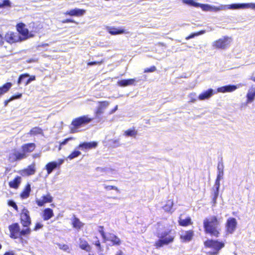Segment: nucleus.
Instances as JSON below:
<instances>
[{
    "label": "nucleus",
    "instance_id": "1",
    "mask_svg": "<svg viewBox=\"0 0 255 255\" xmlns=\"http://www.w3.org/2000/svg\"><path fill=\"white\" fill-rule=\"evenodd\" d=\"M203 227L206 234L215 237H218L221 231L220 223L217 218L213 216L206 218L203 221Z\"/></svg>",
    "mask_w": 255,
    "mask_h": 255
},
{
    "label": "nucleus",
    "instance_id": "2",
    "mask_svg": "<svg viewBox=\"0 0 255 255\" xmlns=\"http://www.w3.org/2000/svg\"><path fill=\"white\" fill-rule=\"evenodd\" d=\"M247 8L255 9V3H236L227 5L221 4L219 6L211 5L210 11L217 12L227 9L234 10Z\"/></svg>",
    "mask_w": 255,
    "mask_h": 255
},
{
    "label": "nucleus",
    "instance_id": "3",
    "mask_svg": "<svg viewBox=\"0 0 255 255\" xmlns=\"http://www.w3.org/2000/svg\"><path fill=\"white\" fill-rule=\"evenodd\" d=\"M93 118H89L88 115L83 116L73 120L69 127L71 133H76L82 131L81 128L89 124Z\"/></svg>",
    "mask_w": 255,
    "mask_h": 255
},
{
    "label": "nucleus",
    "instance_id": "4",
    "mask_svg": "<svg viewBox=\"0 0 255 255\" xmlns=\"http://www.w3.org/2000/svg\"><path fill=\"white\" fill-rule=\"evenodd\" d=\"M158 237L159 240L156 242L155 245L157 248H160L164 245H167L173 242L175 238V232L171 230L165 229L161 232H158Z\"/></svg>",
    "mask_w": 255,
    "mask_h": 255
},
{
    "label": "nucleus",
    "instance_id": "5",
    "mask_svg": "<svg viewBox=\"0 0 255 255\" xmlns=\"http://www.w3.org/2000/svg\"><path fill=\"white\" fill-rule=\"evenodd\" d=\"M224 164L222 161L218 162L217 167V175L215 181V183L213 187L214 196L213 198V202L214 204L216 203L217 199L219 194V189L220 187V180L223 178L224 176Z\"/></svg>",
    "mask_w": 255,
    "mask_h": 255
},
{
    "label": "nucleus",
    "instance_id": "6",
    "mask_svg": "<svg viewBox=\"0 0 255 255\" xmlns=\"http://www.w3.org/2000/svg\"><path fill=\"white\" fill-rule=\"evenodd\" d=\"M204 245L206 247L213 250L208 252L209 255H218L220 251L224 247L225 244L222 241L210 239L205 241Z\"/></svg>",
    "mask_w": 255,
    "mask_h": 255
},
{
    "label": "nucleus",
    "instance_id": "7",
    "mask_svg": "<svg viewBox=\"0 0 255 255\" xmlns=\"http://www.w3.org/2000/svg\"><path fill=\"white\" fill-rule=\"evenodd\" d=\"M231 42V38L228 36H224L222 38L214 41L212 46L217 49H225L228 47Z\"/></svg>",
    "mask_w": 255,
    "mask_h": 255
},
{
    "label": "nucleus",
    "instance_id": "8",
    "mask_svg": "<svg viewBox=\"0 0 255 255\" xmlns=\"http://www.w3.org/2000/svg\"><path fill=\"white\" fill-rule=\"evenodd\" d=\"M64 160L59 159L57 161H51L45 165V169L47 171V174L49 175L53 171L57 168H59L61 165L64 163Z\"/></svg>",
    "mask_w": 255,
    "mask_h": 255
},
{
    "label": "nucleus",
    "instance_id": "9",
    "mask_svg": "<svg viewBox=\"0 0 255 255\" xmlns=\"http://www.w3.org/2000/svg\"><path fill=\"white\" fill-rule=\"evenodd\" d=\"M182 2L188 5L195 7H201L204 11H210L211 5L209 4H201L196 2L195 0H182Z\"/></svg>",
    "mask_w": 255,
    "mask_h": 255
},
{
    "label": "nucleus",
    "instance_id": "10",
    "mask_svg": "<svg viewBox=\"0 0 255 255\" xmlns=\"http://www.w3.org/2000/svg\"><path fill=\"white\" fill-rule=\"evenodd\" d=\"M21 223L24 227H28L31 224V218L28 210L24 208L20 215Z\"/></svg>",
    "mask_w": 255,
    "mask_h": 255
},
{
    "label": "nucleus",
    "instance_id": "11",
    "mask_svg": "<svg viewBox=\"0 0 255 255\" xmlns=\"http://www.w3.org/2000/svg\"><path fill=\"white\" fill-rule=\"evenodd\" d=\"M237 225V222L234 218H229L226 222V231L228 234H233L235 231Z\"/></svg>",
    "mask_w": 255,
    "mask_h": 255
},
{
    "label": "nucleus",
    "instance_id": "12",
    "mask_svg": "<svg viewBox=\"0 0 255 255\" xmlns=\"http://www.w3.org/2000/svg\"><path fill=\"white\" fill-rule=\"evenodd\" d=\"M8 229L10 233V237L12 239L19 237L20 227L18 223H13L9 226Z\"/></svg>",
    "mask_w": 255,
    "mask_h": 255
},
{
    "label": "nucleus",
    "instance_id": "13",
    "mask_svg": "<svg viewBox=\"0 0 255 255\" xmlns=\"http://www.w3.org/2000/svg\"><path fill=\"white\" fill-rule=\"evenodd\" d=\"M35 80V76H30L28 74H21L19 76L17 83L18 85L21 84L22 83L24 82L25 86H26L30 84L32 81H34Z\"/></svg>",
    "mask_w": 255,
    "mask_h": 255
},
{
    "label": "nucleus",
    "instance_id": "14",
    "mask_svg": "<svg viewBox=\"0 0 255 255\" xmlns=\"http://www.w3.org/2000/svg\"><path fill=\"white\" fill-rule=\"evenodd\" d=\"M242 86V84H239L237 85H228L218 88L217 89V92L223 93L227 92H232L235 91L236 89L241 87Z\"/></svg>",
    "mask_w": 255,
    "mask_h": 255
},
{
    "label": "nucleus",
    "instance_id": "15",
    "mask_svg": "<svg viewBox=\"0 0 255 255\" xmlns=\"http://www.w3.org/2000/svg\"><path fill=\"white\" fill-rule=\"evenodd\" d=\"M5 40L9 43L17 42L19 40V36L17 33L8 32L5 35Z\"/></svg>",
    "mask_w": 255,
    "mask_h": 255
},
{
    "label": "nucleus",
    "instance_id": "16",
    "mask_svg": "<svg viewBox=\"0 0 255 255\" xmlns=\"http://www.w3.org/2000/svg\"><path fill=\"white\" fill-rule=\"evenodd\" d=\"M42 199H36V202L39 207L43 206L45 203H51L53 201V197L49 193L41 197Z\"/></svg>",
    "mask_w": 255,
    "mask_h": 255
},
{
    "label": "nucleus",
    "instance_id": "17",
    "mask_svg": "<svg viewBox=\"0 0 255 255\" xmlns=\"http://www.w3.org/2000/svg\"><path fill=\"white\" fill-rule=\"evenodd\" d=\"M194 236V232L192 230L182 231L180 234V239L183 242L190 241Z\"/></svg>",
    "mask_w": 255,
    "mask_h": 255
},
{
    "label": "nucleus",
    "instance_id": "18",
    "mask_svg": "<svg viewBox=\"0 0 255 255\" xmlns=\"http://www.w3.org/2000/svg\"><path fill=\"white\" fill-rule=\"evenodd\" d=\"M16 28L19 32L18 35L20 34L24 37V39L27 38L29 36V31L25 28V25L23 23H19L17 24Z\"/></svg>",
    "mask_w": 255,
    "mask_h": 255
},
{
    "label": "nucleus",
    "instance_id": "19",
    "mask_svg": "<svg viewBox=\"0 0 255 255\" xmlns=\"http://www.w3.org/2000/svg\"><path fill=\"white\" fill-rule=\"evenodd\" d=\"M98 143L96 141L92 142H84L80 143L77 148L81 150H87L94 148L97 147Z\"/></svg>",
    "mask_w": 255,
    "mask_h": 255
},
{
    "label": "nucleus",
    "instance_id": "20",
    "mask_svg": "<svg viewBox=\"0 0 255 255\" xmlns=\"http://www.w3.org/2000/svg\"><path fill=\"white\" fill-rule=\"evenodd\" d=\"M107 241L111 242L113 246H119L121 244L120 238L114 234H109L104 240L105 242Z\"/></svg>",
    "mask_w": 255,
    "mask_h": 255
},
{
    "label": "nucleus",
    "instance_id": "21",
    "mask_svg": "<svg viewBox=\"0 0 255 255\" xmlns=\"http://www.w3.org/2000/svg\"><path fill=\"white\" fill-rule=\"evenodd\" d=\"M36 171L35 164L34 162L29 165L26 168L21 171L22 175L30 176L35 174Z\"/></svg>",
    "mask_w": 255,
    "mask_h": 255
},
{
    "label": "nucleus",
    "instance_id": "22",
    "mask_svg": "<svg viewBox=\"0 0 255 255\" xmlns=\"http://www.w3.org/2000/svg\"><path fill=\"white\" fill-rule=\"evenodd\" d=\"M85 10L76 8L74 9H71L70 10H67L65 13V14L69 15L70 16H79L83 15L85 13Z\"/></svg>",
    "mask_w": 255,
    "mask_h": 255
},
{
    "label": "nucleus",
    "instance_id": "23",
    "mask_svg": "<svg viewBox=\"0 0 255 255\" xmlns=\"http://www.w3.org/2000/svg\"><path fill=\"white\" fill-rule=\"evenodd\" d=\"M214 93V90L212 89H209L200 94L198 96V99L201 101L208 99L212 96Z\"/></svg>",
    "mask_w": 255,
    "mask_h": 255
},
{
    "label": "nucleus",
    "instance_id": "24",
    "mask_svg": "<svg viewBox=\"0 0 255 255\" xmlns=\"http://www.w3.org/2000/svg\"><path fill=\"white\" fill-rule=\"evenodd\" d=\"M36 147V145L34 143H28L23 144L22 146V151L25 153V154L31 152L33 151Z\"/></svg>",
    "mask_w": 255,
    "mask_h": 255
},
{
    "label": "nucleus",
    "instance_id": "25",
    "mask_svg": "<svg viewBox=\"0 0 255 255\" xmlns=\"http://www.w3.org/2000/svg\"><path fill=\"white\" fill-rule=\"evenodd\" d=\"M135 81V79H124L119 81L118 84L120 86L125 87L133 85Z\"/></svg>",
    "mask_w": 255,
    "mask_h": 255
},
{
    "label": "nucleus",
    "instance_id": "26",
    "mask_svg": "<svg viewBox=\"0 0 255 255\" xmlns=\"http://www.w3.org/2000/svg\"><path fill=\"white\" fill-rule=\"evenodd\" d=\"M53 215V210L50 208H46L43 212V218L45 221L49 220Z\"/></svg>",
    "mask_w": 255,
    "mask_h": 255
},
{
    "label": "nucleus",
    "instance_id": "27",
    "mask_svg": "<svg viewBox=\"0 0 255 255\" xmlns=\"http://www.w3.org/2000/svg\"><path fill=\"white\" fill-rule=\"evenodd\" d=\"M247 103H251L253 102L255 98V89H250L249 90L247 94Z\"/></svg>",
    "mask_w": 255,
    "mask_h": 255
},
{
    "label": "nucleus",
    "instance_id": "28",
    "mask_svg": "<svg viewBox=\"0 0 255 255\" xmlns=\"http://www.w3.org/2000/svg\"><path fill=\"white\" fill-rule=\"evenodd\" d=\"M21 182V177L16 176L12 181L9 182V186L10 188L17 189Z\"/></svg>",
    "mask_w": 255,
    "mask_h": 255
},
{
    "label": "nucleus",
    "instance_id": "29",
    "mask_svg": "<svg viewBox=\"0 0 255 255\" xmlns=\"http://www.w3.org/2000/svg\"><path fill=\"white\" fill-rule=\"evenodd\" d=\"M31 191V186L30 184L28 183L25 186L24 190L20 194V197L22 199H26L29 196Z\"/></svg>",
    "mask_w": 255,
    "mask_h": 255
},
{
    "label": "nucleus",
    "instance_id": "30",
    "mask_svg": "<svg viewBox=\"0 0 255 255\" xmlns=\"http://www.w3.org/2000/svg\"><path fill=\"white\" fill-rule=\"evenodd\" d=\"M108 31L112 35H117L124 33V29L115 27H108Z\"/></svg>",
    "mask_w": 255,
    "mask_h": 255
},
{
    "label": "nucleus",
    "instance_id": "31",
    "mask_svg": "<svg viewBox=\"0 0 255 255\" xmlns=\"http://www.w3.org/2000/svg\"><path fill=\"white\" fill-rule=\"evenodd\" d=\"M11 83L8 82L4 84L2 87H0V96H1L6 93L11 88Z\"/></svg>",
    "mask_w": 255,
    "mask_h": 255
},
{
    "label": "nucleus",
    "instance_id": "32",
    "mask_svg": "<svg viewBox=\"0 0 255 255\" xmlns=\"http://www.w3.org/2000/svg\"><path fill=\"white\" fill-rule=\"evenodd\" d=\"M13 155L14 156V159L15 160H19L26 157L27 156L26 154H25L24 152L22 151L21 152L18 151H15L13 153Z\"/></svg>",
    "mask_w": 255,
    "mask_h": 255
},
{
    "label": "nucleus",
    "instance_id": "33",
    "mask_svg": "<svg viewBox=\"0 0 255 255\" xmlns=\"http://www.w3.org/2000/svg\"><path fill=\"white\" fill-rule=\"evenodd\" d=\"M79 246L81 249L86 251L87 252H89L91 250L90 246L88 242L85 241L80 240Z\"/></svg>",
    "mask_w": 255,
    "mask_h": 255
},
{
    "label": "nucleus",
    "instance_id": "34",
    "mask_svg": "<svg viewBox=\"0 0 255 255\" xmlns=\"http://www.w3.org/2000/svg\"><path fill=\"white\" fill-rule=\"evenodd\" d=\"M137 134V131L133 128L132 129H129L126 130L124 133V135L126 136H131L135 137Z\"/></svg>",
    "mask_w": 255,
    "mask_h": 255
},
{
    "label": "nucleus",
    "instance_id": "35",
    "mask_svg": "<svg viewBox=\"0 0 255 255\" xmlns=\"http://www.w3.org/2000/svg\"><path fill=\"white\" fill-rule=\"evenodd\" d=\"M173 205V201L169 200L166 202V204L163 207V208L165 212H172L173 211H172Z\"/></svg>",
    "mask_w": 255,
    "mask_h": 255
},
{
    "label": "nucleus",
    "instance_id": "36",
    "mask_svg": "<svg viewBox=\"0 0 255 255\" xmlns=\"http://www.w3.org/2000/svg\"><path fill=\"white\" fill-rule=\"evenodd\" d=\"M29 134L30 135L43 134V130L39 127H34L30 130Z\"/></svg>",
    "mask_w": 255,
    "mask_h": 255
},
{
    "label": "nucleus",
    "instance_id": "37",
    "mask_svg": "<svg viewBox=\"0 0 255 255\" xmlns=\"http://www.w3.org/2000/svg\"><path fill=\"white\" fill-rule=\"evenodd\" d=\"M191 223V219L190 217H187L185 219H180L179 220V224L182 226H187Z\"/></svg>",
    "mask_w": 255,
    "mask_h": 255
},
{
    "label": "nucleus",
    "instance_id": "38",
    "mask_svg": "<svg viewBox=\"0 0 255 255\" xmlns=\"http://www.w3.org/2000/svg\"><path fill=\"white\" fill-rule=\"evenodd\" d=\"M110 145L114 148L118 147L121 146V144L120 143V138L118 139H113L109 140Z\"/></svg>",
    "mask_w": 255,
    "mask_h": 255
},
{
    "label": "nucleus",
    "instance_id": "39",
    "mask_svg": "<svg viewBox=\"0 0 255 255\" xmlns=\"http://www.w3.org/2000/svg\"><path fill=\"white\" fill-rule=\"evenodd\" d=\"M72 224L74 228L77 229H80L83 226V224L77 218H74Z\"/></svg>",
    "mask_w": 255,
    "mask_h": 255
},
{
    "label": "nucleus",
    "instance_id": "40",
    "mask_svg": "<svg viewBox=\"0 0 255 255\" xmlns=\"http://www.w3.org/2000/svg\"><path fill=\"white\" fill-rule=\"evenodd\" d=\"M81 152L79 150H74L73 151L68 157V158L71 160L76 157H77L80 155H81Z\"/></svg>",
    "mask_w": 255,
    "mask_h": 255
},
{
    "label": "nucleus",
    "instance_id": "41",
    "mask_svg": "<svg viewBox=\"0 0 255 255\" xmlns=\"http://www.w3.org/2000/svg\"><path fill=\"white\" fill-rule=\"evenodd\" d=\"M26 228H27L25 229H22V230H20L19 237L22 236H25L30 234L31 229L29 228V227Z\"/></svg>",
    "mask_w": 255,
    "mask_h": 255
},
{
    "label": "nucleus",
    "instance_id": "42",
    "mask_svg": "<svg viewBox=\"0 0 255 255\" xmlns=\"http://www.w3.org/2000/svg\"><path fill=\"white\" fill-rule=\"evenodd\" d=\"M104 186L105 189H106L107 190H116L117 192H119V190L116 186L112 185H107L106 184H104Z\"/></svg>",
    "mask_w": 255,
    "mask_h": 255
},
{
    "label": "nucleus",
    "instance_id": "43",
    "mask_svg": "<svg viewBox=\"0 0 255 255\" xmlns=\"http://www.w3.org/2000/svg\"><path fill=\"white\" fill-rule=\"evenodd\" d=\"M189 98L190 99L189 102L194 103L197 100V96L195 93H192L189 95Z\"/></svg>",
    "mask_w": 255,
    "mask_h": 255
},
{
    "label": "nucleus",
    "instance_id": "44",
    "mask_svg": "<svg viewBox=\"0 0 255 255\" xmlns=\"http://www.w3.org/2000/svg\"><path fill=\"white\" fill-rule=\"evenodd\" d=\"M8 205L9 206L13 207L15 210L18 211V207L16 203L12 200H10L8 201Z\"/></svg>",
    "mask_w": 255,
    "mask_h": 255
},
{
    "label": "nucleus",
    "instance_id": "45",
    "mask_svg": "<svg viewBox=\"0 0 255 255\" xmlns=\"http://www.w3.org/2000/svg\"><path fill=\"white\" fill-rule=\"evenodd\" d=\"M99 232L100 233V234L101 235V236L102 237L104 240L105 239H106V238L107 236L104 231V227L103 226L99 227Z\"/></svg>",
    "mask_w": 255,
    "mask_h": 255
},
{
    "label": "nucleus",
    "instance_id": "46",
    "mask_svg": "<svg viewBox=\"0 0 255 255\" xmlns=\"http://www.w3.org/2000/svg\"><path fill=\"white\" fill-rule=\"evenodd\" d=\"M109 104L108 102L105 101V102H101L100 104V105L99 107H100L101 108V109H102L104 110L108 106Z\"/></svg>",
    "mask_w": 255,
    "mask_h": 255
},
{
    "label": "nucleus",
    "instance_id": "47",
    "mask_svg": "<svg viewBox=\"0 0 255 255\" xmlns=\"http://www.w3.org/2000/svg\"><path fill=\"white\" fill-rule=\"evenodd\" d=\"M156 68L155 66H152L149 68H146L144 70V72H153L156 70Z\"/></svg>",
    "mask_w": 255,
    "mask_h": 255
},
{
    "label": "nucleus",
    "instance_id": "48",
    "mask_svg": "<svg viewBox=\"0 0 255 255\" xmlns=\"http://www.w3.org/2000/svg\"><path fill=\"white\" fill-rule=\"evenodd\" d=\"M2 2L6 7H11V2L9 0H3Z\"/></svg>",
    "mask_w": 255,
    "mask_h": 255
},
{
    "label": "nucleus",
    "instance_id": "49",
    "mask_svg": "<svg viewBox=\"0 0 255 255\" xmlns=\"http://www.w3.org/2000/svg\"><path fill=\"white\" fill-rule=\"evenodd\" d=\"M95 245L98 247V250L100 252L103 251V250H102V247L101 246L100 242V241L99 240H97V241H96L95 242Z\"/></svg>",
    "mask_w": 255,
    "mask_h": 255
},
{
    "label": "nucleus",
    "instance_id": "50",
    "mask_svg": "<svg viewBox=\"0 0 255 255\" xmlns=\"http://www.w3.org/2000/svg\"><path fill=\"white\" fill-rule=\"evenodd\" d=\"M59 248L64 250L67 251L69 249V247L67 245H59Z\"/></svg>",
    "mask_w": 255,
    "mask_h": 255
},
{
    "label": "nucleus",
    "instance_id": "51",
    "mask_svg": "<svg viewBox=\"0 0 255 255\" xmlns=\"http://www.w3.org/2000/svg\"><path fill=\"white\" fill-rule=\"evenodd\" d=\"M71 139H72V138H67L65 139L63 141H62L60 143V146H61L66 144L68 143V142Z\"/></svg>",
    "mask_w": 255,
    "mask_h": 255
},
{
    "label": "nucleus",
    "instance_id": "52",
    "mask_svg": "<svg viewBox=\"0 0 255 255\" xmlns=\"http://www.w3.org/2000/svg\"><path fill=\"white\" fill-rule=\"evenodd\" d=\"M43 227V225L40 223H37L34 227V230L37 231L38 230L41 229Z\"/></svg>",
    "mask_w": 255,
    "mask_h": 255
},
{
    "label": "nucleus",
    "instance_id": "53",
    "mask_svg": "<svg viewBox=\"0 0 255 255\" xmlns=\"http://www.w3.org/2000/svg\"><path fill=\"white\" fill-rule=\"evenodd\" d=\"M198 35H199V33H192V34H191L190 35H189L188 36H187V37L186 38V40H189V39H191V38H194L195 36H198Z\"/></svg>",
    "mask_w": 255,
    "mask_h": 255
},
{
    "label": "nucleus",
    "instance_id": "54",
    "mask_svg": "<svg viewBox=\"0 0 255 255\" xmlns=\"http://www.w3.org/2000/svg\"><path fill=\"white\" fill-rule=\"evenodd\" d=\"M103 109H101V108L99 107L96 112V117H98L99 115H101L103 113Z\"/></svg>",
    "mask_w": 255,
    "mask_h": 255
},
{
    "label": "nucleus",
    "instance_id": "55",
    "mask_svg": "<svg viewBox=\"0 0 255 255\" xmlns=\"http://www.w3.org/2000/svg\"><path fill=\"white\" fill-rule=\"evenodd\" d=\"M22 96V94H17L16 95H13L11 97V100H14V99H19Z\"/></svg>",
    "mask_w": 255,
    "mask_h": 255
},
{
    "label": "nucleus",
    "instance_id": "56",
    "mask_svg": "<svg viewBox=\"0 0 255 255\" xmlns=\"http://www.w3.org/2000/svg\"><path fill=\"white\" fill-rule=\"evenodd\" d=\"M62 22L64 23H69V22L75 23V21L72 19H66L65 20H63L62 21Z\"/></svg>",
    "mask_w": 255,
    "mask_h": 255
},
{
    "label": "nucleus",
    "instance_id": "57",
    "mask_svg": "<svg viewBox=\"0 0 255 255\" xmlns=\"http://www.w3.org/2000/svg\"><path fill=\"white\" fill-rule=\"evenodd\" d=\"M101 62H97V61H92V62H90L88 63V65H89V66H93V65H97L98 64H99Z\"/></svg>",
    "mask_w": 255,
    "mask_h": 255
},
{
    "label": "nucleus",
    "instance_id": "58",
    "mask_svg": "<svg viewBox=\"0 0 255 255\" xmlns=\"http://www.w3.org/2000/svg\"><path fill=\"white\" fill-rule=\"evenodd\" d=\"M118 105L116 106V107L110 112V114H114L118 110Z\"/></svg>",
    "mask_w": 255,
    "mask_h": 255
},
{
    "label": "nucleus",
    "instance_id": "59",
    "mask_svg": "<svg viewBox=\"0 0 255 255\" xmlns=\"http://www.w3.org/2000/svg\"><path fill=\"white\" fill-rule=\"evenodd\" d=\"M4 255H14V253L12 251L5 252Z\"/></svg>",
    "mask_w": 255,
    "mask_h": 255
},
{
    "label": "nucleus",
    "instance_id": "60",
    "mask_svg": "<svg viewBox=\"0 0 255 255\" xmlns=\"http://www.w3.org/2000/svg\"><path fill=\"white\" fill-rule=\"evenodd\" d=\"M40 156V153H35L33 155V157L34 158L39 157Z\"/></svg>",
    "mask_w": 255,
    "mask_h": 255
},
{
    "label": "nucleus",
    "instance_id": "61",
    "mask_svg": "<svg viewBox=\"0 0 255 255\" xmlns=\"http://www.w3.org/2000/svg\"><path fill=\"white\" fill-rule=\"evenodd\" d=\"M12 100H11V98H10L9 100L5 101H4V106H6L7 105V104H8V103H9L10 101H12Z\"/></svg>",
    "mask_w": 255,
    "mask_h": 255
},
{
    "label": "nucleus",
    "instance_id": "62",
    "mask_svg": "<svg viewBox=\"0 0 255 255\" xmlns=\"http://www.w3.org/2000/svg\"><path fill=\"white\" fill-rule=\"evenodd\" d=\"M6 7L4 6V4H3V2L0 3V8H5Z\"/></svg>",
    "mask_w": 255,
    "mask_h": 255
},
{
    "label": "nucleus",
    "instance_id": "63",
    "mask_svg": "<svg viewBox=\"0 0 255 255\" xmlns=\"http://www.w3.org/2000/svg\"><path fill=\"white\" fill-rule=\"evenodd\" d=\"M2 36L0 34V46L2 44Z\"/></svg>",
    "mask_w": 255,
    "mask_h": 255
},
{
    "label": "nucleus",
    "instance_id": "64",
    "mask_svg": "<svg viewBox=\"0 0 255 255\" xmlns=\"http://www.w3.org/2000/svg\"><path fill=\"white\" fill-rule=\"evenodd\" d=\"M116 255H123V252L121 251H120L117 253Z\"/></svg>",
    "mask_w": 255,
    "mask_h": 255
}]
</instances>
